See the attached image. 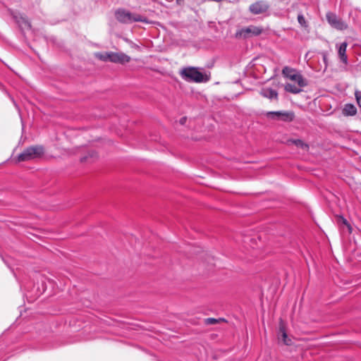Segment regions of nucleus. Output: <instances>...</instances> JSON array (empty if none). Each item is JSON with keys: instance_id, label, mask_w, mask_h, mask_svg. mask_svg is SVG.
<instances>
[{"instance_id": "nucleus-20", "label": "nucleus", "mask_w": 361, "mask_h": 361, "mask_svg": "<svg viewBox=\"0 0 361 361\" xmlns=\"http://www.w3.org/2000/svg\"><path fill=\"white\" fill-rule=\"evenodd\" d=\"M88 157L95 158V157H97V154L94 152H90V153H88V156H85V157L81 158V161H82V162L85 161L88 159Z\"/></svg>"}, {"instance_id": "nucleus-17", "label": "nucleus", "mask_w": 361, "mask_h": 361, "mask_svg": "<svg viewBox=\"0 0 361 361\" xmlns=\"http://www.w3.org/2000/svg\"><path fill=\"white\" fill-rule=\"evenodd\" d=\"M338 221L339 224L345 225L348 228V231L351 233L352 228L345 219H344L343 216H339Z\"/></svg>"}, {"instance_id": "nucleus-8", "label": "nucleus", "mask_w": 361, "mask_h": 361, "mask_svg": "<svg viewBox=\"0 0 361 361\" xmlns=\"http://www.w3.org/2000/svg\"><path fill=\"white\" fill-rule=\"evenodd\" d=\"M269 118L273 119L281 120L289 122L294 119V113L292 111H269L267 114Z\"/></svg>"}, {"instance_id": "nucleus-13", "label": "nucleus", "mask_w": 361, "mask_h": 361, "mask_svg": "<svg viewBox=\"0 0 361 361\" xmlns=\"http://www.w3.org/2000/svg\"><path fill=\"white\" fill-rule=\"evenodd\" d=\"M261 94L269 99H276L277 98V92L272 89H263L261 91Z\"/></svg>"}, {"instance_id": "nucleus-6", "label": "nucleus", "mask_w": 361, "mask_h": 361, "mask_svg": "<svg viewBox=\"0 0 361 361\" xmlns=\"http://www.w3.org/2000/svg\"><path fill=\"white\" fill-rule=\"evenodd\" d=\"M269 9V4L265 1H257L249 6V11L254 15L263 14Z\"/></svg>"}, {"instance_id": "nucleus-10", "label": "nucleus", "mask_w": 361, "mask_h": 361, "mask_svg": "<svg viewBox=\"0 0 361 361\" xmlns=\"http://www.w3.org/2000/svg\"><path fill=\"white\" fill-rule=\"evenodd\" d=\"M14 18L21 30H28L30 28V23L21 14L16 15Z\"/></svg>"}, {"instance_id": "nucleus-12", "label": "nucleus", "mask_w": 361, "mask_h": 361, "mask_svg": "<svg viewBox=\"0 0 361 361\" xmlns=\"http://www.w3.org/2000/svg\"><path fill=\"white\" fill-rule=\"evenodd\" d=\"M343 113L345 116H354L357 113V109L354 105L348 104L345 105Z\"/></svg>"}, {"instance_id": "nucleus-23", "label": "nucleus", "mask_w": 361, "mask_h": 361, "mask_svg": "<svg viewBox=\"0 0 361 361\" xmlns=\"http://www.w3.org/2000/svg\"><path fill=\"white\" fill-rule=\"evenodd\" d=\"M34 296H35V295H32V294H30V295H26V300L30 302V299H32V298H34Z\"/></svg>"}, {"instance_id": "nucleus-1", "label": "nucleus", "mask_w": 361, "mask_h": 361, "mask_svg": "<svg viewBox=\"0 0 361 361\" xmlns=\"http://www.w3.org/2000/svg\"><path fill=\"white\" fill-rule=\"evenodd\" d=\"M283 75L293 81L296 83H286L284 86V90L293 94H298L302 92V88L307 85V80L302 75L296 70L288 66H286L282 70Z\"/></svg>"}, {"instance_id": "nucleus-15", "label": "nucleus", "mask_w": 361, "mask_h": 361, "mask_svg": "<svg viewBox=\"0 0 361 361\" xmlns=\"http://www.w3.org/2000/svg\"><path fill=\"white\" fill-rule=\"evenodd\" d=\"M110 55H111V51L110 52H104V53H96L95 54V56L103 61H110Z\"/></svg>"}, {"instance_id": "nucleus-16", "label": "nucleus", "mask_w": 361, "mask_h": 361, "mask_svg": "<svg viewBox=\"0 0 361 361\" xmlns=\"http://www.w3.org/2000/svg\"><path fill=\"white\" fill-rule=\"evenodd\" d=\"M219 322H226V319L224 318L215 319L212 317L204 319V324L207 325H213L219 323Z\"/></svg>"}, {"instance_id": "nucleus-19", "label": "nucleus", "mask_w": 361, "mask_h": 361, "mask_svg": "<svg viewBox=\"0 0 361 361\" xmlns=\"http://www.w3.org/2000/svg\"><path fill=\"white\" fill-rule=\"evenodd\" d=\"M298 23L302 26L306 27V21H305L304 16L302 14H299L298 16Z\"/></svg>"}, {"instance_id": "nucleus-4", "label": "nucleus", "mask_w": 361, "mask_h": 361, "mask_svg": "<svg viewBox=\"0 0 361 361\" xmlns=\"http://www.w3.org/2000/svg\"><path fill=\"white\" fill-rule=\"evenodd\" d=\"M115 15L116 19L123 23L145 21V20L140 15L132 13L124 9H119L116 11Z\"/></svg>"}, {"instance_id": "nucleus-21", "label": "nucleus", "mask_w": 361, "mask_h": 361, "mask_svg": "<svg viewBox=\"0 0 361 361\" xmlns=\"http://www.w3.org/2000/svg\"><path fill=\"white\" fill-rule=\"evenodd\" d=\"M355 97L359 106L361 108V93L360 92H355Z\"/></svg>"}, {"instance_id": "nucleus-5", "label": "nucleus", "mask_w": 361, "mask_h": 361, "mask_svg": "<svg viewBox=\"0 0 361 361\" xmlns=\"http://www.w3.org/2000/svg\"><path fill=\"white\" fill-rule=\"evenodd\" d=\"M262 31L263 29L260 27L255 25H250L248 27H243L238 30L236 32L235 37L238 39L250 38L259 35L262 32Z\"/></svg>"}, {"instance_id": "nucleus-3", "label": "nucleus", "mask_w": 361, "mask_h": 361, "mask_svg": "<svg viewBox=\"0 0 361 361\" xmlns=\"http://www.w3.org/2000/svg\"><path fill=\"white\" fill-rule=\"evenodd\" d=\"M44 153V147L35 145L27 147L18 157V161H27L41 157Z\"/></svg>"}, {"instance_id": "nucleus-2", "label": "nucleus", "mask_w": 361, "mask_h": 361, "mask_svg": "<svg viewBox=\"0 0 361 361\" xmlns=\"http://www.w3.org/2000/svg\"><path fill=\"white\" fill-rule=\"evenodd\" d=\"M182 79L189 82H204L209 80L207 75L200 72L196 67H185L179 71Z\"/></svg>"}, {"instance_id": "nucleus-9", "label": "nucleus", "mask_w": 361, "mask_h": 361, "mask_svg": "<svg viewBox=\"0 0 361 361\" xmlns=\"http://www.w3.org/2000/svg\"><path fill=\"white\" fill-rule=\"evenodd\" d=\"M130 61V57L122 52L111 51L110 61L113 63H126Z\"/></svg>"}, {"instance_id": "nucleus-11", "label": "nucleus", "mask_w": 361, "mask_h": 361, "mask_svg": "<svg viewBox=\"0 0 361 361\" xmlns=\"http://www.w3.org/2000/svg\"><path fill=\"white\" fill-rule=\"evenodd\" d=\"M347 47H348V43L344 42L338 46V54L339 58L345 64L348 63V57L345 54Z\"/></svg>"}, {"instance_id": "nucleus-22", "label": "nucleus", "mask_w": 361, "mask_h": 361, "mask_svg": "<svg viewBox=\"0 0 361 361\" xmlns=\"http://www.w3.org/2000/svg\"><path fill=\"white\" fill-rule=\"evenodd\" d=\"M186 121H187V118L186 117H183L180 119L179 121V123L181 124V125H184L185 123H186Z\"/></svg>"}, {"instance_id": "nucleus-14", "label": "nucleus", "mask_w": 361, "mask_h": 361, "mask_svg": "<svg viewBox=\"0 0 361 361\" xmlns=\"http://www.w3.org/2000/svg\"><path fill=\"white\" fill-rule=\"evenodd\" d=\"M288 144H293L297 146L298 147H300L304 150H307L309 148V146L307 144L305 143L301 140H288Z\"/></svg>"}, {"instance_id": "nucleus-18", "label": "nucleus", "mask_w": 361, "mask_h": 361, "mask_svg": "<svg viewBox=\"0 0 361 361\" xmlns=\"http://www.w3.org/2000/svg\"><path fill=\"white\" fill-rule=\"evenodd\" d=\"M279 333L281 334L282 339H283L284 343L286 344V345H288V342L286 340V338H287V334L286 332V330H285L284 327L280 326Z\"/></svg>"}, {"instance_id": "nucleus-7", "label": "nucleus", "mask_w": 361, "mask_h": 361, "mask_svg": "<svg viewBox=\"0 0 361 361\" xmlns=\"http://www.w3.org/2000/svg\"><path fill=\"white\" fill-rule=\"evenodd\" d=\"M326 17L328 23L335 29L343 30L348 27L346 23L333 13H327Z\"/></svg>"}, {"instance_id": "nucleus-24", "label": "nucleus", "mask_w": 361, "mask_h": 361, "mask_svg": "<svg viewBox=\"0 0 361 361\" xmlns=\"http://www.w3.org/2000/svg\"><path fill=\"white\" fill-rule=\"evenodd\" d=\"M176 2H177L178 4H180L182 2H183V0H176Z\"/></svg>"}]
</instances>
